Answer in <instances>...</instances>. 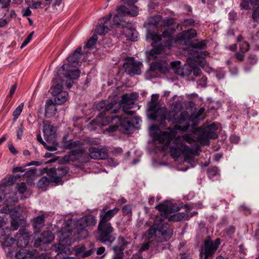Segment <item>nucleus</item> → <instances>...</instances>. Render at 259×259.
<instances>
[{
	"label": "nucleus",
	"instance_id": "f257e3e1",
	"mask_svg": "<svg viewBox=\"0 0 259 259\" xmlns=\"http://www.w3.org/2000/svg\"><path fill=\"white\" fill-rule=\"evenodd\" d=\"M172 204L165 201L157 205L155 208L160 213L155 219L153 224L145 233L144 236L148 239L154 238L157 243L167 241L173 234V229L169 226L165 220L168 219L171 209Z\"/></svg>",
	"mask_w": 259,
	"mask_h": 259
},
{
	"label": "nucleus",
	"instance_id": "f03ea898",
	"mask_svg": "<svg viewBox=\"0 0 259 259\" xmlns=\"http://www.w3.org/2000/svg\"><path fill=\"white\" fill-rule=\"evenodd\" d=\"M108 209V206L106 205L100 210L96 238L102 243L111 244L116 240V235L114 228L109 221L118 213L119 209L116 207Z\"/></svg>",
	"mask_w": 259,
	"mask_h": 259
},
{
	"label": "nucleus",
	"instance_id": "7ed1b4c3",
	"mask_svg": "<svg viewBox=\"0 0 259 259\" xmlns=\"http://www.w3.org/2000/svg\"><path fill=\"white\" fill-rule=\"evenodd\" d=\"M96 223L97 220L92 214L85 215L76 221L75 225L78 232L75 234V238L79 240L85 239L88 236V232L84 229L94 226Z\"/></svg>",
	"mask_w": 259,
	"mask_h": 259
},
{
	"label": "nucleus",
	"instance_id": "20e7f679",
	"mask_svg": "<svg viewBox=\"0 0 259 259\" xmlns=\"http://www.w3.org/2000/svg\"><path fill=\"white\" fill-rule=\"evenodd\" d=\"M159 111L162 113L161 119L167 120L172 123L182 124L189 116V113L185 111L181 112L179 114V111L171 110L168 111L165 107H163Z\"/></svg>",
	"mask_w": 259,
	"mask_h": 259
},
{
	"label": "nucleus",
	"instance_id": "39448f33",
	"mask_svg": "<svg viewBox=\"0 0 259 259\" xmlns=\"http://www.w3.org/2000/svg\"><path fill=\"white\" fill-rule=\"evenodd\" d=\"M43 133L45 139L48 143L52 144L56 148L58 147L59 144L56 140V128L51 122L45 121L43 122Z\"/></svg>",
	"mask_w": 259,
	"mask_h": 259
},
{
	"label": "nucleus",
	"instance_id": "423d86ee",
	"mask_svg": "<svg viewBox=\"0 0 259 259\" xmlns=\"http://www.w3.org/2000/svg\"><path fill=\"white\" fill-rule=\"evenodd\" d=\"M16 259H48L46 253L39 254L35 249H26L22 248L17 251L15 255Z\"/></svg>",
	"mask_w": 259,
	"mask_h": 259
},
{
	"label": "nucleus",
	"instance_id": "0eeeda50",
	"mask_svg": "<svg viewBox=\"0 0 259 259\" xmlns=\"http://www.w3.org/2000/svg\"><path fill=\"white\" fill-rule=\"evenodd\" d=\"M146 36L147 39H150L153 40V42L151 45L154 47L153 50L150 51L149 55L154 58H156L157 57V55L160 54L164 50L163 46H160L155 47L154 45L155 44L160 42L162 40V38H163L162 34H159L157 32L148 31L147 33Z\"/></svg>",
	"mask_w": 259,
	"mask_h": 259
},
{
	"label": "nucleus",
	"instance_id": "6e6552de",
	"mask_svg": "<svg viewBox=\"0 0 259 259\" xmlns=\"http://www.w3.org/2000/svg\"><path fill=\"white\" fill-rule=\"evenodd\" d=\"M176 133L174 130L169 128L167 131L160 132L159 133L154 134L153 141L158 142L160 144H164L165 146H168L171 141L175 139Z\"/></svg>",
	"mask_w": 259,
	"mask_h": 259
},
{
	"label": "nucleus",
	"instance_id": "1a4fd4ad",
	"mask_svg": "<svg viewBox=\"0 0 259 259\" xmlns=\"http://www.w3.org/2000/svg\"><path fill=\"white\" fill-rule=\"evenodd\" d=\"M68 170L69 169L66 166L58 168H50L48 172V175L50 178L51 182L57 184L61 183L62 178L67 175Z\"/></svg>",
	"mask_w": 259,
	"mask_h": 259
},
{
	"label": "nucleus",
	"instance_id": "9d476101",
	"mask_svg": "<svg viewBox=\"0 0 259 259\" xmlns=\"http://www.w3.org/2000/svg\"><path fill=\"white\" fill-rule=\"evenodd\" d=\"M220 244V240L219 239H216L214 242L209 239L205 240L204 252L202 251L200 252V257H202L204 254V259H208V256H212L215 253Z\"/></svg>",
	"mask_w": 259,
	"mask_h": 259
},
{
	"label": "nucleus",
	"instance_id": "9b49d317",
	"mask_svg": "<svg viewBox=\"0 0 259 259\" xmlns=\"http://www.w3.org/2000/svg\"><path fill=\"white\" fill-rule=\"evenodd\" d=\"M119 105L122 107L123 111L126 114L133 115L135 114V111L130 110L134 108L136 105L129 94H125L122 96Z\"/></svg>",
	"mask_w": 259,
	"mask_h": 259
},
{
	"label": "nucleus",
	"instance_id": "f8f14e48",
	"mask_svg": "<svg viewBox=\"0 0 259 259\" xmlns=\"http://www.w3.org/2000/svg\"><path fill=\"white\" fill-rule=\"evenodd\" d=\"M200 149L199 146L195 148H191L187 145L182 146V154L184 157V161L190 163L194 159L196 156L199 155Z\"/></svg>",
	"mask_w": 259,
	"mask_h": 259
},
{
	"label": "nucleus",
	"instance_id": "ddd939ff",
	"mask_svg": "<svg viewBox=\"0 0 259 259\" xmlns=\"http://www.w3.org/2000/svg\"><path fill=\"white\" fill-rule=\"evenodd\" d=\"M196 31L193 29H190L179 33L176 37V41L180 44H186L189 40L196 37Z\"/></svg>",
	"mask_w": 259,
	"mask_h": 259
},
{
	"label": "nucleus",
	"instance_id": "4468645a",
	"mask_svg": "<svg viewBox=\"0 0 259 259\" xmlns=\"http://www.w3.org/2000/svg\"><path fill=\"white\" fill-rule=\"evenodd\" d=\"M70 64H63L60 70L66 72L64 73L65 77L71 80L76 79L80 76V71L78 69H73Z\"/></svg>",
	"mask_w": 259,
	"mask_h": 259
},
{
	"label": "nucleus",
	"instance_id": "2eb2a0df",
	"mask_svg": "<svg viewBox=\"0 0 259 259\" xmlns=\"http://www.w3.org/2000/svg\"><path fill=\"white\" fill-rule=\"evenodd\" d=\"M11 229L9 227L3 228L1 231V239L3 245L5 247L11 246L16 241V238L10 237L9 235L11 232Z\"/></svg>",
	"mask_w": 259,
	"mask_h": 259
},
{
	"label": "nucleus",
	"instance_id": "dca6fc26",
	"mask_svg": "<svg viewBox=\"0 0 259 259\" xmlns=\"http://www.w3.org/2000/svg\"><path fill=\"white\" fill-rule=\"evenodd\" d=\"M90 156L94 159H104L108 156L107 151L102 148L91 147L89 149Z\"/></svg>",
	"mask_w": 259,
	"mask_h": 259
},
{
	"label": "nucleus",
	"instance_id": "f3484780",
	"mask_svg": "<svg viewBox=\"0 0 259 259\" xmlns=\"http://www.w3.org/2000/svg\"><path fill=\"white\" fill-rule=\"evenodd\" d=\"M185 208L186 209V211L184 212H180L177 213H175L173 215H171L168 217V222H180L183 221H186L189 219V210L191 208L188 205H185Z\"/></svg>",
	"mask_w": 259,
	"mask_h": 259
},
{
	"label": "nucleus",
	"instance_id": "a211bd4d",
	"mask_svg": "<svg viewBox=\"0 0 259 259\" xmlns=\"http://www.w3.org/2000/svg\"><path fill=\"white\" fill-rule=\"evenodd\" d=\"M162 108L159 107L158 104L155 103L152 100L148 103V109L151 116H152L153 119H156L158 118H161L162 113L159 110Z\"/></svg>",
	"mask_w": 259,
	"mask_h": 259
},
{
	"label": "nucleus",
	"instance_id": "6ab92c4d",
	"mask_svg": "<svg viewBox=\"0 0 259 259\" xmlns=\"http://www.w3.org/2000/svg\"><path fill=\"white\" fill-rule=\"evenodd\" d=\"M17 238V246L20 248H25L26 247L29 241L28 234L24 232L23 230L20 229L18 233L15 236Z\"/></svg>",
	"mask_w": 259,
	"mask_h": 259
},
{
	"label": "nucleus",
	"instance_id": "aec40b11",
	"mask_svg": "<svg viewBox=\"0 0 259 259\" xmlns=\"http://www.w3.org/2000/svg\"><path fill=\"white\" fill-rule=\"evenodd\" d=\"M141 65H142L141 63L136 62H126L123 64V66L125 69V72L128 74H134L138 75L141 73V70L140 67Z\"/></svg>",
	"mask_w": 259,
	"mask_h": 259
},
{
	"label": "nucleus",
	"instance_id": "412c9836",
	"mask_svg": "<svg viewBox=\"0 0 259 259\" xmlns=\"http://www.w3.org/2000/svg\"><path fill=\"white\" fill-rule=\"evenodd\" d=\"M4 200L6 204L13 205L18 201L16 192L12 191L9 186V191L8 192H5L4 193Z\"/></svg>",
	"mask_w": 259,
	"mask_h": 259
},
{
	"label": "nucleus",
	"instance_id": "4be33fe9",
	"mask_svg": "<svg viewBox=\"0 0 259 259\" xmlns=\"http://www.w3.org/2000/svg\"><path fill=\"white\" fill-rule=\"evenodd\" d=\"M150 68L153 71L157 70L163 74L168 72V65L165 61L152 63Z\"/></svg>",
	"mask_w": 259,
	"mask_h": 259
},
{
	"label": "nucleus",
	"instance_id": "5701e85b",
	"mask_svg": "<svg viewBox=\"0 0 259 259\" xmlns=\"http://www.w3.org/2000/svg\"><path fill=\"white\" fill-rule=\"evenodd\" d=\"M173 144L175 146H171L170 147V154L173 158H178L182 154V146L184 145L181 144L180 142L176 143L175 141Z\"/></svg>",
	"mask_w": 259,
	"mask_h": 259
},
{
	"label": "nucleus",
	"instance_id": "b1692460",
	"mask_svg": "<svg viewBox=\"0 0 259 259\" xmlns=\"http://www.w3.org/2000/svg\"><path fill=\"white\" fill-rule=\"evenodd\" d=\"M120 127L122 132L125 134H130L133 132L134 125L128 118H125L120 121Z\"/></svg>",
	"mask_w": 259,
	"mask_h": 259
},
{
	"label": "nucleus",
	"instance_id": "393cba45",
	"mask_svg": "<svg viewBox=\"0 0 259 259\" xmlns=\"http://www.w3.org/2000/svg\"><path fill=\"white\" fill-rule=\"evenodd\" d=\"M65 138L64 137L63 139ZM63 146L65 149H73L77 148H80V146L82 145V143L79 140L73 141L72 140H63L62 142Z\"/></svg>",
	"mask_w": 259,
	"mask_h": 259
},
{
	"label": "nucleus",
	"instance_id": "a878e982",
	"mask_svg": "<svg viewBox=\"0 0 259 259\" xmlns=\"http://www.w3.org/2000/svg\"><path fill=\"white\" fill-rule=\"evenodd\" d=\"M56 103L51 99L46 101L45 113L46 114L53 115L56 113L57 109L56 107Z\"/></svg>",
	"mask_w": 259,
	"mask_h": 259
},
{
	"label": "nucleus",
	"instance_id": "bb28decb",
	"mask_svg": "<svg viewBox=\"0 0 259 259\" xmlns=\"http://www.w3.org/2000/svg\"><path fill=\"white\" fill-rule=\"evenodd\" d=\"M117 241L119 246H113L112 248V249L116 250L117 249L119 251L123 252L124 250L129 244L128 242L125 240V239L122 236H119L118 238Z\"/></svg>",
	"mask_w": 259,
	"mask_h": 259
},
{
	"label": "nucleus",
	"instance_id": "cd10ccee",
	"mask_svg": "<svg viewBox=\"0 0 259 259\" xmlns=\"http://www.w3.org/2000/svg\"><path fill=\"white\" fill-rule=\"evenodd\" d=\"M82 49L81 47L78 48L74 52L69 56L67 58V60L69 63H77L80 59V56L81 55Z\"/></svg>",
	"mask_w": 259,
	"mask_h": 259
},
{
	"label": "nucleus",
	"instance_id": "c85d7f7f",
	"mask_svg": "<svg viewBox=\"0 0 259 259\" xmlns=\"http://www.w3.org/2000/svg\"><path fill=\"white\" fill-rule=\"evenodd\" d=\"M42 235L43 236H45L46 235L48 236L49 237V239H47L46 240H45L44 238L43 239H41L40 238H38L36 239L34 242V245L37 247L38 245H40L41 242L45 243H49L52 240H53L54 238L53 234L52 233V232L50 231H47L46 232H44L42 233Z\"/></svg>",
	"mask_w": 259,
	"mask_h": 259
},
{
	"label": "nucleus",
	"instance_id": "c756f323",
	"mask_svg": "<svg viewBox=\"0 0 259 259\" xmlns=\"http://www.w3.org/2000/svg\"><path fill=\"white\" fill-rule=\"evenodd\" d=\"M207 175L209 178L212 181L218 180L220 177V171L218 167L213 166L208 168Z\"/></svg>",
	"mask_w": 259,
	"mask_h": 259
},
{
	"label": "nucleus",
	"instance_id": "7c9ffc66",
	"mask_svg": "<svg viewBox=\"0 0 259 259\" xmlns=\"http://www.w3.org/2000/svg\"><path fill=\"white\" fill-rule=\"evenodd\" d=\"M175 141L176 143L180 142L182 143L183 142H185L189 144H192L195 140L191 134H187L183 136H178L175 138Z\"/></svg>",
	"mask_w": 259,
	"mask_h": 259
},
{
	"label": "nucleus",
	"instance_id": "2f4dec72",
	"mask_svg": "<svg viewBox=\"0 0 259 259\" xmlns=\"http://www.w3.org/2000/svg\"><path fill=\"white\" fill-rule=\"evenodd\" d=\"M68 96V94L67 92L64 91L63 92L58 94L55 96L54 101L56 104L61 105L65 103L67 100Z\"/></svg>",
	"mask_w": 259,
	"mask_h": 259
},
{
	"label": "nucleus",
	"instance_id": "473e14b6",
	"mask_svg": "<svg viewBox=\"0 0 259 259\" xmlns=\"http://www.w3.org/2000/svg\"><path fill=\"white\" fill-rule=\"evenodd\" d=\"M105 121H106L105 113L104 112L100 113L99 115H98L96 118L93 120H92L90 123L92 124H95L99 126L100 125H105Z\"/></svg>",
	"mask_w": 259,
	"mask_h": 259
},
{
	"label": "nucleus",
	"instance_id": "72a5a7b5",
	"mask_svg": "<svg viewBox=\"0 0 259 259\" xmlns=\"http://www.w3.org/2000/svg\"><path fill=\"white\" fill-rule=\"evenodd\" d=\"M34 222L33 227L37 231L44 226L45 222V217L44 215H40L34 218L33 220Z\"/></svg>",
	"mask_w": 259,
	"mask_h": 259
},
{
	"label": "nucleus",
	"instance_id": "f704fd0d",
	"mask_svg": "<svg viewBox=\"0 0 259 259\" xmlns=\"http://www.w3.org/2000/svg\"><path fill=\"white\" fill-rule=\"evenodd\" d=\"M175 25V20L172 17H166L165 19L162 18L161 16V22H160V27H165L166 28L168 27H172V26Z\"/></svg>",
	"mask_w": 259,
	"mask_h": 259
},
{
	"label": "nucleus",
	"instance_id": "c9c22d12",
	"mask_svg": "<svg viewBox=\"0 0 259 259\" xmlns=\"http://www.w3.org/2000/svg\"><path fill=\"white\" fill-rule=\"evenodd\" d=\"M161 16L156 15L148 18V24L149 25H153L156 27H160Z\"/></svg>",
	"mask_w": 259,
	"mask_h": 259
},
{
	"label": "nucleus",
	"instance_id": "e433bc0d",
	"mask_svg": "<svg viewBox=\"0 0 259 259\" xmlns=\"http://www.w3.org/2000/svg\"><path fill=\"white\" fill-rule=\"evenodd\" d=\"M181 62L179 61L172 62L171 63V67L175 70V72L177 74L184 76L183 67L180 66Z\"/></svg>",
	"mask_w": 259,
	"mask_h": 259
},
{
	"label": "nucleus",
	"instance_id": "4c0bfd02",
	"mask_svg": "<svg viewBox=\"0 0 259 259\" xmlns=\"http://www.w3.org/2000/svg\"><path fill=\"white\" fill-rule=\"evenodd\" d=\"M37 140L38 142L42 144L47 150L49 151L54 152L57 149V148L53 147L52 144L51 145H48L46 142H45L40 133L37 134Z\"/></svg>",
	"mask_w": 259,
	"mask_h": 259
},
{
	"label": "nucleus",
	"instance_id": "58836bf2",
	"mask_svg": "<svg viewBox=\"0 0 259 259\" xmlns=\"http://www.w3.org/2000/svg\"><path fill=\"white\" fill-rule=\"evenodd\" d=\"M176 29L174 27L166 28L162 33L163 38H174L173 34Z\"/></svg>",
	"mask_w": 259,
	"mask_h": 259
},
{
	"label": "nucleus",
	"instance_id": "ea45409f",
	"mask_svg": "<svg viewBox=\"0 0 259 259\" xmlns=\"http://www.w3.org/2000/svg\"><path fill=\"white\" fill-rule=\"evenodd\" d=\"M117 15L121 18H123L126 15H128V10L124 6H120L116 9Z\"/></svg>",
	"mask_w": 259,
	"mask_h": 259
},
{
	"label": "nucleus",
	"instance_id": "a19ab883",
	"mask_svg": "<svg viewBox=\"0 0 259 259\" xmlns=\"http://www.w3.org/2000/svg\"><path fill=\"white\" fill-rule=\"evenodd\" d=\"M24 107V103H21L14 111L13 116L14 117L13 120L16 121L21 113Z\"/></svg>",
	"mask_w": 259,
	"mask_h": 259
},
{
	"label": "nucleus",
	"instance_id": "79ce46f5",
	"mask_svg": "<svg viewBox=\"0 0 259 259\" xmlns=\"http://www.w3.org/2000/svg\"><path fill=\"white\" fill-rule=\"evenodd\" d=\"M127 37L133 41L137 40L138 37V32L134 29H128V33L126 34Z\"/></svg>",
	"mask_w": 259,
	"mask_h": 259
},
{
	"label": "nucleus",
	"instance_id": "37998d69",
	"mask_svg": "<svg viewBox=\"0 0 259 259\" xmlns=\"http://www.w3.org/2000/svg\"><path fill=\"white\" fill-rule=\"evenodd\" d=\"M109 30L108 26L103 25H99L96 28L97 34L99 35H105Z\"/></svg>",
	"mask_w": 259,
	"mask_h": 259
},
{
	"label": "nucleus",
	"instance_id": "c03bdc74",
	"mask_svg": "<svg viewBox=\"0 0 259 259\" xmlns=\"http://www.w3.org/2000/svg\"><path fill=\"white\" fill-rule=\"evenodd\" d=\"M51 182L50 178L47 177H42L40 179L38 182L39 187L43 188L48 185Z\"/></svg>",
	"mask_w": 259,
	"mask_h": 259
},
{
	"label": "nucleus",
	"instance_id": "a18cd8bd",
	"mask_svg": "<svg viewBox=\"0 0 259 259\" xmlns=\"http://www.w3.org/2000/svg\"><path fill=\"white\" fill-rule=\"evenodd\" d=\"M122 212L123 214L131 217L132 215V208L130 204L124 205L122 208Z\"/></svg>",
	"mask_w": 259,
	"mask_h": 259
},
{
	"label": "nucleus",
	"instance_id": "49530a36",
	"mask_svg": "<svg viewBox=\"0 0 259 259\" xmlns=\"http://www.w3.org/2000/svg\"><path fill=\"white\" fill-rule=\"evenodd\" d=\"M182 109L183 105L180 100H177L173 102L172 104V109L171 110L180 112Z\"/></svg>",
	"mask_w": 259,
	"mask_h": 259
},
{
	"label": "nucleus",
	"instance_id": "de8ad7c7",
	"mask_svg": "<svg viewBox=\"0 0 259 259\" xmlns=\"http://www.w3.org/2000/svg\"><path fill=\"white\" fill-rule=\"evenodd\" d=\"M98 40V37L97 34H94L92 37H91L86 44L87 48H90L94 46Z\"/></svg>",
	"mask_w": 259,
	"mask_h": 259
},
{
	"label": "nucleus",
	"instance_id": "09e8293b",
	"mask_svg": "<svg viewBox=\"0 0 259 259\" xmlns=\"http://www.w3.org/2000/svg\"><path fill=\"white\" fill-rule=\"evenodd\" d=\"M61 233L63 236V239H66L71 235L72 231L69 228V226H67L62 229Z\"/></svg>",
	"mask_w": 259,
	"mask_h": 259
},
{
	"label": "nucleus",
	"instance_id": "8fccbe9b",
	"mask_svg": "<svg viewBox=\"0 0 259 259\" xmlns=\"http://www.w3.org/2000/svg\"><path fill=\"white\" fill-rule=\"evenodd\" d=\"M85 247L83 245H77L74 247V251L76 255L81 257V255L83 254Z\"/></svg>",
	"mask_w": 259,
	"mask_h": 259
},
{
	"label": "nucleus",
	"instance_id": "3c124183",
	"mask_svg": "<svg viewBox=\"0 0 259 259\" xmlns=\"http://www.w3.org/2000/svg\"><path fill=\"white\" fill-rule=\"evenodd\" d=\"M62 88V85L59 84H57L54 87L51 88V89L52 90V95L54 96H55L58 95V94L63 92Z\"/></svg>",
	"mask_w": 259,
	"mask_h": 259
},
{
	"label": "nucleus",
	"instance_id": "603ef678",
	"mask_svg": "<svg viewBox=\"0 0 259 259\" xmlns=\"http://www.w3.org/2000/svg\"><path fill=\"white\" fill-rule=\"evenodd\" d=\"M9 191V186L0 185V202L4 200V193Z\"/></svg>",
	"mask_w": 259,
	"mask_h": 259
},
{
	"label": "nucleus",
	"instance_id": "864d4df0",
	"mask_svg": "<svg viewBox=\"0 0 259 259\" xmlns=\"http://www.w3.org/2000/svg\"><path fill=\"white\" fill-rule=\"evenodd\" d=\"M240 51L246 53L249 49V44L247 41H241L239 43Z\"/></svg>",
	"mask_w": 259,
	"mask_h": 259
},
{
	"label": "nucleus",
	"instance_id": "5fc2aeb1",
	"mask_svg": "<svg viewBox=\"0 0 259 259\" xmlns=\"http://www.w3.org/2000/svg\"><path fill=\"white\" fill-rule=\"evenodd\" d=\"M27 190L26 185L24 182L18 184L17 185V191L20 194H24Z\"/></svg>",
	"mask_w": 259,
	"mask_h": 259
},
{
	"label": "nucleus",
	"instance_id": "6e6d98bb",
	"mask_svg": "<svg viewBox=\"0 0 259 259\" xmlns=\"http://www.w3.org/2000/svg\"><path fill=\"white\" fill-rule=\"evenodd\" d=\"M114 252V255H113L112 259H123L124 257V252H120L118 250V249L112 250Z\"/></svg>",
	"mask_w": 259,
	"mask_h": 259
},
{
	"label": "nucleus",
	"instance_id": "4d7b16f0",
	"mask_svg": "<svg viewBox=\"0 0 259 259\" xmlns=\"http://www.w3.org/2000/svg\"><path fill=\"white\" fill-rule=\"evenodd\" d=\"M206 46V43L204 40H202L199 42L194 43L192 44V46L194 49H198L199 50L203 49L205 46Z\"/></svg>",
	"mask_w": 259,
	"mask_h": 259
},
{
	"label": "nucleus",
	"instance_id": "13d9d810",
	"mask_svg": "<svg viewBox=\"0 0 259 259\" xmlns=\"http://www.w3.org/2000/svg\"><path fill=\"white\" fill-rule=\"evenodd\" d=\"M138 14V8L137 6L133 5L131 8V10L130 11L128 10V15H130V16L134 17L137 16Z\"/></svg>",
	"mask_w": 259,
	"mask_h": 259
},
{
	"label": "nucleus",
	"instance_id": "bf43d9fd",
	"mask_svg": "<svg viewBox=\"0 0 259 259\" xmlns=\"http://www.w3.org/2000/svg\"><path fill=\"white\" fill-rule=\"evenodd\" d=\"M36 172V169L35 168H31L29 170L25 171L23 175V176L28 178H31L35 175Z\"/></svg>",
	"mask_w": 259,
	"mask_h": 259
},
{
	"label": "nucleus",
	"instance_id": "052dcab7",
	"mask_svg": "<svg viewBox=\"0 0 259 259\" xmlns=\"http://www.w3.org/2000/svg\"><path fill=\"white\" fill-rule=\"evenodd\" d=\"M24 128L22 123L20 124V125L17 127V137L18 139H21L23 134Z\"/></svg>",
	"mask_w": 259,
	"mask_h": 259
},
{
	"label": "nucleus",
	"instance_id": "680f3d73",
	"mask_svg": "<svg viewBox=\"0 0 259 259\" xmlns=\"http://www.w3.org/2000/svg\"><path fill=\"white\" fill-rule=\"evenodd\" d=\"M55 259H76L75 257L72 256H66L64 253L60 252L57 253L55 256Z\"/></svg>",
	"mask_w": 259,
	"mask_h": 259
},
{
	"label": "nucleus",
	"instance_id": "e2e57ef3",
	"mask_svg": "<svg viewBox=\"0 0 259 259\" xmlns=\"http://www.w3.org/2000/svg\"><path fill=\"white\" fill-rule=\"evenodd\" d=\"M189 127H190V124L189 123H188V124H186L184 126H181L180 125L176 124L174 126V130H180V131H181L183 132H185L189 128Z\"/></svg>",
	"mask_w": 259,
	"mask_h": 259
},
{
	"label": "nucleus",
	"instance_id": "0e129e2a",
	"mask_svg": "<svg viewBox=\"0 0 259 259\" xmlns=\"http://www.w3.org/2000/svg\"><path fill=\"white\" fill-rule=\"evenodd\" d=\"M84 152V150L82 148H79L74 150H72L70 151L69 154L70 155L77 156L82 154Z\"/></svg>",
	"mask_w": 259,
	"mask_h": 259
},
{
	"label": "nucleus",
	"instance_id": "69168bd1",
	"mask_svg": "<svg viewBox=\"0 0 259 259\" xmlns=\"http://www.w3.org/2000/svg\"><path fill=\"white\" fill-rule=\"evenodd\" d=\"M250 2L249 0H242L240 3V6L242 10H247L249 8Z\"/></svg>",
	"mask_w": 259,
	"mask_h": 259
},
{
	"label": "nucleus",
	"instance_id": "338daca9",
	"mask_svg": "<svg viewBox=\"0 0 259 259\" xmlns=\"http://www.w3.org/2000/svg\"><path fill=\"white\" fill-rule=\"evenodd\" d=\"M197 83L199 86L200 87H204L206 86L207 84V78L206 76H202L200 79H199L197 81Z\"/></svg>",
	"mask_w": 259,
	"mask_h": 259
},
{
	"label": "nucleus",
	"instance_id": "774afa93",
	"mask_svg": "<svg viewBox=\"0 0 259 259\" xmlns=\"http://www.w3.org/2000/svg\"><path fill=\"white\" fill-rule=\"evenodd\" d=\"M183 24L184 26H193L195 24V21L192 18L185 19L183 22Z\"/></svg>",
	"mask_w": 259,
	"mask_h": 259
}]
</instances>
